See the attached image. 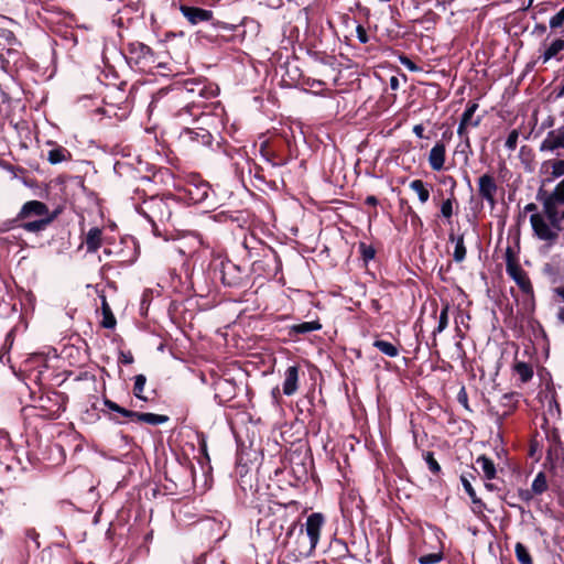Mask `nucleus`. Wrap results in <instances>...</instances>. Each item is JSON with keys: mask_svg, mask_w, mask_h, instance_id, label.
<instances>
[{"mask_svg": "<svg viewBox=\"0 0 564 564\" xmlns=\"http://www.w3.org/2000/svg\"><path fill=\"white\" fill-rule=\"evenodd\" d=\"M324 524L321 513H312L307 517L305 524L293 523L286 533L284 544L292 547L301 557H308L314 552Z\"/></svg>", "mask_w": 564, "mask_h": 564, "instance_id": "f257e3e1", "label": "nucleus"}, {"mask_svg": "<svg viewBox=\"0 0 564 564\" xmlns=\"http://www.w3.org/2000/svg\"><path fill=\"white\" fill-rule=\"evenodd\" d=\"M55 215L40 200L24 203L18 213L14 223L21 221L18 227L28 232H41L54 220Z\"/></svg>", "mask_w": 564, "mask_h": 564, "instance_id": "f03ea898", "label": "nucleus"}, {"mask_svg": "<svg viewBox=\"0 0 564 564\" xmlns=\"http://www.w3.org/2000/svg\"><path fill=\"white\" fill-rule=\"evenodd\" d=\"M137 212L142 215L153 228L158 223H165L171 219L172 210L169 202L162 197L151 196L144 199L135 207Z\"/></svg>", "mask_w": 564, "mask_h": 564, "instance_id": "7ed1b4c3", "label": "nucleus"}, {"mask_svg": "<svg viewBox=\"0 0 564 564\" xmlns=\"http://www.w3.org/2000/svg\"><path fill=\"white\" fill-rule=\"evenodd\" d=\"M257 509L261 514L258 519V530H271L273 538L280 535L283 528L282 519L276 517L275 513L282 510L281 505L267 500L257 505Z\"/></svg>", "mask_w": 564, "mask_h": 564, "instance_id": "20e7f679", "label": "nucleus"}, {"mask_svg": "<svg viewBox=\"0 0 564 564\" xmlns=\"http://www.w3.org/2000/svg\"><path fill=\"white\" fill-rule=\"evenodd\" d=\"M104 404L109 410L117 412L126 417H130V419L137 420L139 422L150 424V425H160V424L167 422V420H169V417L166 415L154 414V413H139V412H133V411L127 410L109 399H105Z\"/></svg>", "mask_w": 564, "mask_h": 564, "instance_id": "39448f33", "label": "nucleus"}, {"mask_svg": "<svg viewBox=\"0 0 564 564\" xmlns=\"http://www.w3.org/2000/svg\"><path fill=\"white\" fill-rule=\"evenodd\" d=\"M128 62L138 66L140 69H145L154 63V55L152 50L141 42H131L128 44Z\"/></svg>", "mask_w": 564, "mask_h": 564, "instance_id": "423d86ee", "label": "nucleus"}, {"mask_svg": "<svg viewBox=\"0 0 564 564\" xmlns=\"http://www.w3.org/2000/svg\"><path fill=\"white\" fill-rule=\"evenodd\" d=\"M21 42L13 36V41L8 46L3 61L0 62V68L7 73L12 68H18L23 65V52L21 50Z\"/></svg>", "mask_w": 564, "mask_h": 564, "instance_id": "0eeeda50", "label": "nucleus"}, {"mask_svg": "<svg viewBox=\"0 0 564 564\" xmlns=\"http://www.w3.org/2000/svg\"><path fill=\"white\" fill-rule=\"evenodd\" d=\"M180 140L188 145H210L213 135L204 128H184L180 133Z\"/></svg>", "mask_w": 564, "mask_h": 564, "instance_id": "6e6552de", "label": "nucleus"}, {"mask_svg": "<svg viewBox=\"0 0 564 564\" xmlns=\"http://www.w3.org/2000/svg\"><path fill=\"white\" fill-rule=\"evenodd\" d=\"M218 87L213 84H206L197 80H187L184 83L183 93L191 96H198L203 99H210L218 95Z\"/></svg>", "mask_w": 564, "mask_h": 564, "instance_id": "1a4fd4ad", "label": "nucleus"}, {"mask_svg": "<svg viewBox=\"0 0 564 564\" xmlns=\"http://www.w3.org/2000/svg\"><path fill=\"white\" fill-rule=\"evenodd\" d=\"M530 223H531L532 229L534 231V235L539 239L544 240V241H550V242H554L557 239L558 230H552L551 229L552 226L549 225L540 214H538V213L532 214L530 217Z\"/></svg>", "mask_w": 564, "mask_h": 564, "instance_id": "9d476101", "label": "nucleus"}, {"mask_svg": "<svg viewBox=\"0 0 564 564\" xmlns=\"http://www.w3.org/2000/svg\"><path fill=\"white\" fill-rule=\"evenodd\" d=\"M498 191V185L496 183L495 177L486 173L481 175L478 180V194L479 196L489 203L491 206L496 204V194Z\"/></svg>", "mask_w": 564, "mask_h": 564, "instance_id": "9b49d317", "label": "nucleus"}, {"mask_svg": "<svg viewBox=\"0 0 564 564\" xmlns=\"http://www.w3.org/2000/svg\"><path fill=\"white\" fill-rule=\"evenodd\" d=\"M506 271L508 275L517 283L523 294L533 295V285L531 280L520 264L517 267H510V269Z\"/></svg>", "mask_w": 564, "mask_h": 564, "instance_id": "f8f14e48", "label": "nucleus"}, {"mask_svg": "<svg viewBox=\"0 0 564 564\" xmlns=\"http://www.w3.org/2000/svg\"><path fill=\"white\" fill-rule=\"evenodd\" d=\"M180 10H181L182 14L193 25H196L200 22H207V21L212 20V18H213V11L207 10V9L189 7V6H181Z\"/></svg>", "mask_w": 564, "mask_h": 564, "instance_id": "ddd939ff", "label": "nucleus"}, {"mask_svg": "<svg viewBox=\"0 0 564 564\" xmlns=\"http://www.w3.org/2000/svg\"><path fill=\"white\" fill-rule=\"evenodd\" d=\"M209 189V184L204 181L192 182L186 185V193L195 204L205 202L208 198Z\"/></svg>", "mask_w": 564, "mask_h": 564, "instance_id": "4468645a", "label": "nucleus"}, {"mask_svg": "<svg viewBox=\"0 0 564 564\" xmlns=\"http://www.w3.org/2000/svg\"><path fill=\"white\" fill-rule=\"evenodd\" d=\"M446 159V147L443 141H437L431 149L429 154V164L433 171H441L444 169Z\"/></svg>", "mask_w": 564, "mask_h": 564, "instance_id": "2eb2a0df", "label": "nucleus"}, {"mask_svg": "<svg viewBox=\"0 0 564 564\" xmlns=\"http://www.w3.org/2000/svg\"><path fill=\"white\" fill-rule=\"evenodd\" d=\"M299 389V367L290 366L284 372L283 393L293 395Z\"/></svg>", "mask_w": 564, "mask_h": 564, "instance_id": "dca6fc26", "label": "nucleus"}, {"mask_svg": "<svg viewBox=\"0 0 564 564\" xmlns=\"http://www.w3.org/2000/svg\"><path fill=\"white\" fill-rule=\"evenodd\" d=\"M556 202L554 199H552L550 196H547L544 202H543V206H544V213L550 221V225L552 226V228H554L555 230H561L562 227H561V215L560 213L557 212V208H556Z\"/></svg>", "mask_w": 564, "mask_h": 564, "instance_id": "f3484780", "label": "nucleus"}, {"mask_svg": "<svg viewBox=\"0 0 564 564\" xmlns=\"http://www.w3.org/2000/svg\"><path fill=\"white\" fill-rule=\"evenodd\" d=\"M448 241L455 242L453 259L455 262H463L466 259L467 249L464 241V234L456 235L453 230L448 234Z\"/></svg>", "mask_w": 564, "mask_h": 564, "instance_id": "a211bd4d", "label": "nucleus"}, {"mask_svg": "<svg viewBox=\"0 0 564 564\" xmlns=\"http://www.w3.org/2000/svg\"><path fill=\"white\" fill-rule=\"evenodd\" d=\"M437 310L433 308V313L430 316L436 322L432 330V335L435 338L437 334H441L448 326V313H449V304H444L441 308L438 315H436Z\"/></svg>", "mask_w": 564, "mask_h": 564, "instance_id": "6ab92c4d", "label": "nucleus"}, {"mask_svg": "<svg viewBox=\"0 0 564 564\" xmlns=\"http://www.w3.org/2000/svg\"><path fill=\"white\" fill-rule=\"evenodd\" d=\"M462 485L468 495V497L471 500V503L474 505L473 511L475 513H481L486 509V505L482 502V500L476 495V491L474 487L471 486L469 479L466 475L460 476Z\"/></svg>", "mask_w": 564, "mask_h": 564, "instance_id": "aec40b11", "label": "nucleus"}, {"mask_svg": "<svg viewBox=\"0 0 564 564\" xmlns=\"http://www.w3.org/2000/svg\"><path fill=\"white\" fill-rule=\"evenodd\" d=\"M99 299H100V302H101V315H102V319L100 322V325L104 327V328H107V329H113L117 325V321H116V317L111 311V307L110 305L108 304L107 302V299H106V295L105 294H99Z\"/></svg>", "mask_w": 564, "mask_h": 564, "instance_id": "412c9836", "label": "nucleus"}, {"mask_svg": "<svg viewBox=\"0 0 564 564\" xmlns=\"http://www.w3.org/2000/svg\"><path fill=\"white\" fill-rule=\"evenodd\" d=\"M562 128H560L547 132L546 138L540 145V150L554 151L556 149H562Z\"/></svg>", "mask_w": 564, "mask_h": 564, "instance_id": "4be33fe9", "label": "nucleus"}, {"mask_svg": "<svg viewBox=\"0 0 564 564\" xmlns=\"http://www.w3.org/2000/svg\"><path fill=\"white\" fill-rule=\"evenodd\" d=\"M513 372L518 376L521 383H527L533 378V366L525 361L516 360L513 364Z\"/></svg>", "mask_w": 564, "mask_h": 564, "instance_id": "5701e85b", "label": "nucleus"}, {"mask_svg": "<svg viewBox=\"0 0 564 564\" xmlns=\"http://www.w3.org/2000/svg\"><path fill=\"white\" fill-rule=\"evenodd\" d=\"M101 230L98 227H93L88 230L85 245L87 252H96L101 246Z\"/></svg>", "mask_w": 564, "mask_h": 564, "instance_id": "b1692460", "label": "nucleus"}, {"mask_svg": "<svg viewBox=\"0 0 564 564\" xmlns=\"http://www.w3.org/2000/svg\"><path fill=\"white\" fill-rule=\"evenodd\" d=\"M476 464L479 466L484 473V477L487 480H492L496 478V465L491 458L487 457L486 455H481L477 458Z\"/></svg>", "mask_w": 564, "mask_h": 564, "instance_id": "393cba45", "label": "nucleus"}, {"mask_svg": "<svg viewBox=\"0 0 564 564\" xmlns=\"http://www.w3.org/2000/svg\"><path fill=\"white\" fill-rule=\"evenodd\" d=\"M478 109V104L475 101H469L466 106L465 111L463 112L460 120L463 122H467L468 126L473 128L479 127L481 122V117L478 116L477 118H474V115L476 110Z\"/></svg>", "mask_w": 564, "mask_h": 564, "instance_id": "a878e982", "label": "nucleus"}, {"mask_svg": "<svg viewBox=\"0 0 564 564\" xmlns=\"http://www.w3.org/2000/svg\"><path fill=\"white\" fill-rule=\"evenodd\" d=\"M70 158H72L70 152L61 145H54V148L51 149L47 153V161L51 164H58L62 162H66V161L70 160Z\"/></svg>", "mask_w": 564, "mask_h": 564, "instance_id": "bb28decb", "label": "nucleus"}, {"mask_svg": "<svg viewBox=\"0 0 564 564\" xmlns=\"http://www.w3.org/2000/svg\"><path fill=\"white\" fill-rule=\"evenodd\" d=\"M520 394L518 392L505 393L501 397L500 404L507 410L503 412V416L510 415L518 406Z\"/></svg>", "mask_w": 564, "mask_h": 564, "instance_id": "cd10ccee", "label": "nucleus"}, {"mask_svg": "<svg viewBox=\"0 0 564 564\" xmlns=\"http://www.w3.org/2000/svg\"><path fill=\"white\" fill-rule=\"evenodd\" d=\"M322 325L316 322H303L300 324L292 325L290 328L291 334H307L314 330L321 329Z\"/></svg>", "mask_w": 564, "mask_h": 564, "instance_id": "c85d7f7f", "label": "nucleus"}, {"mask_svg": "<svg viewBox=\"0 0 564 564\" xmlns=\"http://www.w3.org/2000/svg\"><path fill=\"white\" fill-rule=\"evenodd\" d=\"M410 188L414 191L422 204L426 203L430 198V191L422 180H413L410 183Z\"/></svg>", "mask_w": 564, "mask_h": 564, "instance_id": "c756f323", "label": "nucleus"}, {"mask_svg": "<svg viewBox=\"0 0 564 564\" xmlns=\"http://www.w3.org/2000/svg\"><path fill=\"white\" fill-rule=\"evenodd\" d=\"M562 50H564V40L556 39L552 44L544 51L542 58L546 63L551 58L555 57Z\"/></svg>", "mask_w": 564, "mask_h": 564, "instance_id": "7c9ffc66", "label": "nucleus"}, {"mask_svg": "<svg viewBox=\"0 0 564 564\" xmlns=\"http://www.w3.org/2000/svg\"><path fill=\"white\" fill-rule=\"evenodd\" d=\"M531 488L535 495H542L549 489L546 476L543 471L536 474L532 481Z\"/></svg>", "mask_w": 564, "mask_h": 564, "instance_id": "2f4dec72", "label": "nucleus"}, {"mask_svg": "<svg viewBox=\"0 0 564 564\" xmlns=\"http://www.w3.org/2000/svg\"><path fill=\"white\" fill-rule=\"evenodd\" d=\"M514 553L520 564H533V560L530 555V552L523 543L518 542L516 544Z\"/></svg>", "mask_w": 564, "mask_h": 564, "instance_id": "473e14b6", "label": "nucleus"}, {"mask_svg": "<svg viewBox=\"0 0 564 564\" xmlns=\"http://www.w3.org/2000/svg\"><path fill=\"white\" fill-rule=\"evenodd\" d=\"M423 456V459L425 460L427 467H429V470L434 475V476H440V474L442 473V468H441V465L438 464V462L435 459L434 457V453L433 452H423L422 454Z\"/></svg>", "mask_w": 564, "mask_h": 564, "instance_id": "72a5a7b5", "label": "nucleus"}, {"mask_svg": "<svg viewBox=\"0 0 564 564\" xmlns=\"http://www.w3.org/2000/svg\"><path fill=\"white\" fill-rule=\"evenodd\" d=\"M14 34L11 31L3 30L0 32V62L3 61L8 46L13 41Z\"/></svg>", "mask_w": 564, "mask_h": 564, "instance_id": "f704fd0d", "label": "nucleus"}, {"mask_svg": "<svg viewBox=\"0 0 564 564\" xmlns=\"http://www.w3.org/2000/svg\"><path fill=\"white\" fill-rule=\"evenodd\" d=\"M145 383H147V378L144 375H137L134 377L133 394L135 398H138L142 401H147V398L142 394Z\"/></svg>", "mask_w": 564, "mask_h": 564, "instance_id": "c9c22d12", "label": "nucleus"}, {"mask_svg": "<svg viewBox=\"0 0 564 564\" xmlns=\"http://www.w3.org/2000/svg\"><path fill=\"white\" fill-rule=\"evenodd\" d=\"M454 202H456V198L454 196V194H451V197H448L447 199H445L442 205H441V215L442 217L446 218V219H451L452 216H453V204Z\"/></svg>", "mask_w": 564, "mask_h": 564, "instance_id": "e433bc0d", "label": "nucleus"}, {"mask_svg": "<svg viewBox=\"0 0 564 564\" xmlns=\"http://www.w3.org/2000/svg\"><path fill=\"white\" fill-rule=\"evenodd\" d=\"M485 487L489 491L498 492V496L501 500L506 501L510 507H517L516 503L507 500V494H503V488L499 486L498 482L487 481L485 482Z\"/></svg>", "mask_w": 564, "mask_h": 564, "instance_id": "4c0bfd02", "label": "nucleus"}, {"mask_svg": "<svg viewBox=\"0 0 564 564\" xmlns=\"http://www.w3.org/2000/svg\"><path fill=\"white\" fill-rule=\"evenodd\" d=\"M468 124L467 122H463L462 120H459V124H458V129H457V134L459 135V138L464 141L466 148L470 149V139H469V135H468Z\"/></svg>", "mask_w": 564, "mask_h": 564, "instance_id": "58836bf2", "label": "nucleus"}, {"mask_svg": "<svg viewBox=\"0 0 564 564\" xmlns=\"http://www.w3.org/2000/svg\"><path fill=\"white\" fill-rule=\"evenodd\" d=\"M442 553H430L419 557L420 564H437L442 561Z\"/></svg>", "mask_w": 564, "mask_h": 564, "instance_id": "ea45409f", "label": "nucleus"}, {"mask_svg": "<svg viewBox=\"0 0 564 564\" xmlns=\"http://www.w3.org/2000/svg\"><path fill=\"white\" fill-rule=\"evenodd\" d=\"M558 204H564V178L556 185L553 193L549 195Z\"/></svg>", "mask_w": 564, "mask_h": 564, "instance_id": "a19ab883", "label": "nucleus"}, {"mask_svg": "<svg viewBox=\"0 0 564 564\" xmlns=\"http://www.w3.org/2000/svg\"><path fill=\"white\" fill-rule=\"evenodd\" d=\"M505 259H506V270L510 269V267L519 265L517 254L511 247H508L506 249Z\"/></svg>", "mask_w": 564, "mask_h": 564, "instance_id": "79ce46f5", "label": "nucleus"}, {"mask_svg": "<svg viewBox=\"0 0 564 564\" xmlns=\"http://www.w3.org/2000/svg\"><path fill=\"white\" fill-rule=\"evenodd\" d=\"M564 23V7L550 19V28L557 29L561 28Z\"/></svg>", "mask_w": 564, "mask_h": 564, "instance_id": "37998d69", "label": "nucleus"}, {"mask_svg": "<svg viewBox=\"0 0 564 564\" xmlns=\"http://www.w3.org/2000/svg\"><path fill=\"white\" fill-rule=\"evenodd\" d=\"M518 139H519V132L514 129L507 137L506 143H505L506 148L509 150H514L517 148Z\"/></svg>", "mask_w": 564, "mask_h": 564, "instance_id": "c03bdc74", "label": "nucleus"}, {"mask_svg": "<svg viewBox=\"0 0 564 564\" xmlns=\"http://www.w3.org/2000/svg\"><path fill=\"white\" fill-rule=\"evenodd\" d=\"M564 175V160H555L552 162V176L560 177Z\"/></svg>", "mask_w": 564, "mask_h": 564, "instance_id": "a18cd8bd", "label": "nucleus"}, {"mask_svg": "<svg viewBox=\"0 0 564 564\" xmlns=\"http://www.w3.org/2000/svg\"><path fill=\"white\" fill-rule=\"evenodd\" d=\"M457 401L468 411H471L468 403V394L466 388L463 386L457 393Z\"/></svg>", "mask_w": 564, "mask_h": 564, "instance_id": "49530a36", "label": "nucleus"}, {"mask_svg": "<svg viewBox=\"0 0 564 564\" xmlns=\"http://www.w3.org/2000/svg\"><path fill=\"white\" fill-rule=\"evenodd\" d=\"M393 55H397V56H398V58L400 59V62H401L404 66H406L410 70H417V69H419V67L415 65V63H414V62H412L408 56H405V55H401V54H399V53H394V52H393Z\"/></svg>", "mask_w": 564, "mask_h": 564, "instance_id": "de8ad7c7", "label": "nucleus"}, {"mask_svg": "<svg viewBox=\"0 0 564 564\" xmlns=\"http://www.w3.org/2000/svg\"><path fill=\"white\" fill-rule=\"evenodd\" d=\"M534 492L532 491V488L531 489H519L518 490V496L519 498L523 501V502H527L529 503L533 497H534Z\"/></svg>", "mask_w": 564, "mask_h": 564, "instance_id": "09e8293b", "label": "nucleus"}, {"mask_svg": "<svg viewBox=\"0 0 564 564\" xmlns=\"http://www.w3.org/2000/svg\"><path fill=\"white\" fill-rule=\"evenodd\" d=\"M440 183L443 184V185H449L451 194H454V189H455V187L457 185V182H456V180L452 175H443L440 178Z\"/></svg>", "mask_w": 564, "mask_h": 564, "instance_id": "8fccbe9b", "label": "nucleus"}, {"mask_svg": "<svg viewBox=\"0 0 564 564\" xmlns=\"http://www.w3.org/2000/svg\"><path fill=\"white\" fill-rule=\"evenodd\" d=\"M119 360L122 364L130 365L133 362V356L130 351H121L119 356Z\"/></svg>", "mask_w": 564, "mask_h": 564, "instance_id": "3c124183", "label": "nucleus"}, {"mask_svg": "<svg viewBox=\"0 0 564 564\" xmlns=\"http://www.w3.org/2000/svg\"><path fill=\"white\" fill-rule=\"evenodd\" d=\"M373 346L379 348L384 355H388V341L386 340H376Z\"/></svg>", "mask_w": 564, "mask_h": 564, "instance_id": "603ef678", "label": "nucleus"}, {"mask_svg": "<svg viewBox=\"0 0 564 564\" xmlns=\"http://www.w3.org/2000/svg\"><path fill=\"white\" fill-rule=\"evenodd\" d=\"M401 360H402V364H403V368H402L401 366H399V365H395V366H394V369H395V371H397V373H398L399 376H401V372H402V371H404V370H405V368H406V358H405V357H402V358H401ZM389 368H390V371L393 369V366H392V364H391V362H390V365H389Z\"/></svg>", "mask_w": 564, "mask_h": 564, "instance_id": "864d4df0", "label": "nucleus"}, {"mask_svg": "<svg viewBox=\"0 0 564 564\" xmlns=\"http://www.w3.org/2000/svg\"><path fill=\"white\" fill-rule=\"evenodd\" d=\"M413 133H414L417 138H420V139L425 138V135H424V127H423V124H415V126L413 127Z\"/></svg>", "mask_w": 564, "mask_h": 564, "instance_id": "5fc2aeb1", "label": "nucleus"}, {"mask_svg": "<svg viewBox=\"0 0 564 564\" xmlns=\"http://www.w3.org/2000/svg\"><path fill=\"white\" fill-rule=\"evenodd\" d=\"M519 2H520L519 9L523 10V11L528 10L533 4V0H519Z\"/></svg>", "mask_w": 564, "mask_h": 564, "instance_id": "6e6d98bb", "label": "nucleus"}, {"mask_svg": "<svg viewBox=\"0 0 564 564\" xmlns=\"http://www.w3.org/2000/svg\"><path fill=\"white\" fill-rule=\"evenodd\" d=\"M399 86V80L395 76L390 77V89H397Z\"/></svg>", "mask_w": 564, "mask_h": 564, "instance_id": "4d7b16f0", "label": "nucleus"}, {"mask_svg": "<svg viewBox=\"0 0 564 564\" xmlns=\"http://www.w3.org/2000/svg\"><path fill=\"white\" fill-rule=\"evenodd\" d=\"M399 357V350L398 348L390 344V358Z\"/></svg>", "mask_w": 564, "mask_h": 564, "instance_id": "13d9d810", "label": "nucleus"}, {"mask_svg": "<svg viewBox=\"0 0 564 564\" xmlns=\"http://www.w3.org/2000/svg\"><path fill=\"white\" fill-rule=\"evenodd\" d=\"M557 319L564 324V306L560 307L557 312Z\"/></svg>", "mask_w": 564, "mask_h": 564, "instance_id": "bf43d9fd", "label": "nucleus"}, {"mask_svg": "<svg viewBox=\"0 0 564 564\" xmlns=\"http://www.w3.org/2000/svg\"><path fill=\"white\" fill-rule=\"evenodd\" d=\"M555 293L564 301V284L555 289Z\"/></svg>", "mask_w": 564, "mask_h": 564, "instance_id": "052dcab7", "label": "nucleus"}, {"mask_svg": "<svg viewBox=\"0 0 564 564\" xmlns=\"http://www.w3.org/2000/svg\"><path fill=\"white\" fill-rule=\"evenodd\" d=\"M538 209L536 205L534 203H530L524 207L525 212H535Z\"/></svg>", "mask_w": 564, "mask_h": 564, "instance_id": "680f3d73", "label": "nucleus"}, {"mask_svg": "<svg viewBox=\"0 0 564 564\" xmlns=\"http://www.w3.org/2000/svg\"><path fill=\"white\" fill-rule=\"evenodd\" d=\"M373 254H375V251L372 249L365 250V252H364L365 259H371V258H373Z\"/></svg>", "mask_w": 564, "mask_h": 564, "instance_id": "e2e57ef3", "label": "nucleus"}, {"mask_svg": "<svg viewBox=\"0 0 564 564\" xmlns=\"http://www.w3.org/2000/svg\"><path fill=\"white\" fill-rule=\"evenodd\" d=\"M389 34H390V40H392L393 37H399V36H400V31H394V30L390 26Z\"/></svg>", "mask_w": 564, "mask_h": 564, "instance_id": "0e129e2a", "label": "nucleus"}, {"mask_svg": "<svg viewBox=\"0 0 564 564\" xmlns=\"http://www.w3.org/2000/svg\"><path fill=\"white\" fill-rule=\"evenodd\" d=\"M555 91H556V98H562L564 96V85L558 87V89Z\"/></svg>", "mask_w": 564, "mask_h": 564, "instance_id": "69168bd1", "label": "nucleus"}, {"mask_svg": "<svg viewBox=\"0 0 564 564\" xmlns=\"http://www.w3.org/2000/svg\"><path fill=\"white\" fill-rule=\"evenodd\" d=\"M366 203L369 205H375L377 203V198L375 196H368L366 198Z\"/></svg>", "mask_w": 564, "mask_h": 564, "instance_id": "338daca9", "label": "nucleus"}, {"mask_svg": "<svg viewBox=\"0 0 564 564\" xmlns=\"http://www.w3.org/2000/svg\"><path fill=\"white\" fill-rule=\"evenodd\" d=\"M189 113V106H187L186 108H184L183 110L180 111L178 113V117H183L185 115Z\"/></svg>", "mask_w": 564, "mask_h": 564, "instance_id": "774afa93", "label": "nucleus"}]
</instances>
